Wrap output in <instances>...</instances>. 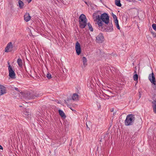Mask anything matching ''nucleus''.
Returning <instances> with one entry per match:
<instances>
[{"instance_id":"1","label":"nucleus","mask_w":156,"mask_h":156,"mask_svg":"<svg viewBox=\"0 0 156 156\" xmlns=\"http://www.w3.org/2000/svg\"><path fill=\"white\" fill-rule=\"evenodd\" d=\"M99 11H97L94 13L93 14V17L94 21L96 22L98 25V29L102 31H104L105 28L103 27V22L106 24L109 23V16L108 14L106 13L101 14L100 16V13Z\"/></svg>"},{"instance_id":"2","label":"nucleus","mask_w":156,"mask_h":156,"mask_svg":"<svg viewBox=\"0 0 156 156\" xmlns=\"http://www.w3.org/2000/svg\"><path fill=\"white\" fill-rule=\"evenodd\" d=\"M135 118L134 115L129 114L127 115L125 121V124L126 126H131L134 123Z\"/></svg>"},{"instance_id":"3","label":"nucleus","mask_w":156,"mask_h":156,"mask_svg":"<svg viewBox=\"0 0 156 156\" xmlns=\"http://www.w3.org/2000/svg\"><path fill=\"white\" fill-rule=\"evenodd\" d=\"M41 94H37L36 93H33V94H30L29 93H27L24 94V97H25L26 99H34L40 96H41L42 95H41Z\"/></svg>"},{"instance_id":"4","label":"nucleus","mask_w":156,"mask_h":156,"mask_svg":"<svg viewBox=\"0 0 156 156\" xmlns=\"http://www.w3.org/2000/svg\"><path fill=\"white\" fill-rule=\"evenodd\" d=\"M8 64L9 65V76L12 79H15L16 78V74L13 69L12 67L10 65L9 62H8Z\"/></svg>"},{"instance_id":"5","label":"nucleus","mask_w":156,"mask_h":156,"mask_svg":"<svg viewBox=\"0 0 156 156\" xmlns=\"http://www.w3.org/2000/svg\"><path fill=\"white\" fill-rule=\"evenodd\" d=\"M13 44L12 42L9 43L5 48V51L6 52H11L12 51Z\"/></svg>"},{"instance_id":"6","label":"nucleus","mask_w":156,"mask_h":156,"mask_svg":"<svg viewBox=\"0 0 156 156\" xmlns=\"http://www.w3.org/2000/svg\"><path fill=\"white\" fill-rule=\"evenodd\" d=\"M75 49L77 55H79L81 52V48L80 44L78 41L76 43Z\"/></svg>"},{"instance_id":"7","label":"nucleus","mask_w":156,"mask_h":156,"mask_svg":"<svg viewBox=\"0 0 156 156\" xmlns=\"http://www.w3.org/2000/svg\"><path fill=\"white\" fill-rule=\"evenodd\" d=\"M104 37L102 34H100L96 37V41L98 43H101L103 41Z\"/></svg>"},{"instance_id":"8","label":"nucleus","mask_w":156,"mask_h":156,"mask_svg":"<svg viewBox=\"0 0 156 156\" xmlns=\"http://www.w3.org/2000/svg\"><path fill=\"white\" fill-rule=\"evenodd\" d=\"M148 78L151 82L154 85H156L155 79L153 73H152L151 74L149 75Z\"/></svg>"},{"instance_id":"9","label":"nucleus","mask_w":156,"mask_h":156,"mask_svg":"<svg viewBox=\"0 0 156 156\" xmlns=\"http://www.w3.org/2000/svg\"><path fill=\"white\" fill-rule=\"evenodd\" d=\"M6 93V88L3 85H0V96Z\"/></svg>"},{"instance_id":"10","label":"nucleus","mask_w":156,"mask_h":156,"mask_svg":"<svg viewBox=\"0 0 156 156\" xmlns=\"http://www.w3.org/2000/svg\"><path fill=\"white\" fill-rule=\"evenodd\" d=\"M87 19L86 18L85 16L83 14H81L79 17V23L80 22H83L84 21H87Z\"/></svg>"},{"instance_id":"11","label":"nucleus","mask_w":156,"mask_h":156,"mask_svg":"<svg viewBox=\"0 0 156 156\" xmlns=\"http://www.w3.org/2000/svg\"><path fill=\"white\" fill-rule=\"evenodd\" d=\"M87 19L86 18L85 16L83 14H81L79 17V23L80 22H83L84 21H87Z\"/></svg>"},{"instance_id":"12","label":"nucleus","mask_w":156,"mask_h":156,"mask_svg":"<svg viewBox=\"0 0 156 156\" xmlns=\"http://www.w3.org/2000/svg\"><path fill=\"white\" fill-rule=\"evenodd\" d=\"M113 26L112 23H110L109 26L107 27L106 29V31L108 32H111L113 31Z\"/></svg>"},{"instance_id":"13","label":"nucleus","mask_w":156,"mask_h":156,"mask_svg":"<svg viewBox=\"0 0 156 156\" xmlns=\"http://www.w3.org/2000/svg\"><path fill=\"white\" fill-rule=\"evenodd\" d=\"M23 116L26 118H28L30 116V113L29 110L26 109L24 111Z\"/></svg>"},{"instance_id":"14","label":"nucleus","mask_w":156,"mask_h":156,"mask_svg":"<svg viewBox=\"0 0 156 156\" xmlns=\"http://www.w3.org/2000/svg\"><path fill=\"white\" fill-rule=\"evenodd\" d=\"M152 103L153 111L154 113L156 114V99L154 100Z\"/></svg>"},{"instance_id":"15","label":"nucleus","mask_w":156,"mask_h":156,"mask_svg":"<svg viewBox=\"0 0 156 156\" xmlns=\"http://www.w3.org/2000/svg\"><path fill=\"white\" fill-rule=\"evenodd\" d=\"M31 17L30 16L29 13H26L24 16V19L27 22L29 21L31 19Z\"/></svg>"},{"instance_id":"16","label":"nucleus","mask_w":156,"mask_h":156,"mask_svg":"<svg viewBox=\"0 0 156 156\" xmlns=\"http://www.w3.org/2000/svg\"><path fill=\"white\" fill-rule=\"evenodd\" d=\"M79 23L80 25V27L82 29L84 28L87 25V21L80 22Z\"/></svg>"},{"instance_id":"17","label":"nucleus","mask_w":156,"mask_h":156,"mask_svg":"<svg viewBox=\"0 0 156 156\" xmlns=\"http://www.w3.org/2000/svg\"><path fill=\"white\" fill-rule=\"evenodd\" d=\"M72 98L73 101H77L78 100V95L76 94H73Z\"/></svg>"},{"instance_id":"18","label":"nucleus","mask_w":156,"mask_h":156,"mask_svg":"<svg viewBox=\"0 0 156 156\" xmlns=\"http://www.w3.org/2000/svg\"><path fill=\"white\" fill-rule=\"evenodd\" d=\"M17 63L18 64V65L20 67H21L23 65V62L22 61L21 58H19L17 60Z\"/></svg>"},{"instance_id":"19","label":"nucleus","mask_w":156,"mask_h":156,"mask_svg":"<svg viewBox=\"0 0 156 156\" xmlns=\"http://www.w3.org/2000/svg\"><path fill=\"white\" fill-rule=\"evenodd\" d=\"M18 4L19 7L20 9H21L23 8L24 4L22 1L21 0H19Z\"/></svg>"},{"instance_id":"20","label":"nucleus","mask_w":156,"mask_h":156,"mask_svg":"<svg viewBox=\"0 0 156 156\" xmlns=\"http://www.w3.org/2000/svg\"><path fill=\"white\" fill-rule=\"evenodd\" d=\"M58 112L59 113V115L60 116L64 118H65L66 117V116L65 114V113L63 112L60 109L58 110Z\"/></svg>"},{"instance_id":"21","label":"nucleus","mask_w":156,"mask_h":156,"mask_svg":"<svg viewBox=\"0 0 156 156\" xmlns=\"http://www.w3.org/2000/svg\"><path fill=\"white\" fill-rule=\"evenodd\" d=\"M90 125L91 123L89 121H87L86 122V125L87 127L86 130L88 131H89L90 130V128L89 126H90Z\"/></svg>"},{"instance_id":"22","label":"nucleus","mask_w":156,"mask_h":156,"mask_svg":"<svg viewBox=\"0 0 156 156\" xmlns=\"http://www.w3.org/2000/svg\"><path fill=\"white\" fill-rule=\"evenodd\" d=\"M115 4L117 6L121 7L122 5L120 0H115Z\"/></svg>"},{"instance_id":"23","label":"nucleus","mask_w":156,"mask_h":156,"mask_svg":"<svg viewBox=\"0 0 156 156\" xmlns=\"http://www.w3.org/2000/svg\"><path fill=\"white\" fill-rule=\"evenodd\" d=\"M87 26L89 27V30L91 31H93V29L92 27V26L91 25V24L90 23H87Z\"/></svg>"},{"instance_id":"24","label":"nucleus","mask_w":156,"mask_h":156,"mask_svg":"<svg viewBox=\"0 0 156 156\" xmlns=\"http://www.w3.org/2000/svg\"><path fill=\"white\" fill-rule=\"evenodd\" d=\"M83 65L84 66H86L87 65V60L86 58L84 57L83 58Z\"/></svg>"},{"instance_id":"25","label":"nucleus","mask_w":156,"mask_h":156,"mask_svg":"<svg viewBox=\"0 0 156 156\" xmlns=\"http://www.w3.org/2000/svg\"><path fill=\"white\" fill-rule=\"evenodd\" d=\"M115 25L116 26V27L118 29H120V27L119 24L118 23V20H116L115 22Z\"/></svg>"},{"instance_id":"26","label":"nucleus","mask_w":156,"mask_h":156,"mask_svg":"<svg viewBox=\"0 0 156 156\" xmlns=\"http://www.w3.org/2000/svg\"><path fill=\"white\" fill-rule=\"evenodd\" d=\"M112 16L114 20V22H115L116 20H117V17L114 14H113V13H112Z\"/></svg>"},{"instance_id":"27","label":"nucleus","mask_w":156,"mask_h":156,"mask_svg":"<svg viewBox=\"0 0 156 156\" xmlns=\"http://www.w3.org/2000/svg\"><path fill=\"white\" fill-rule=\"evenodd\" d=\"M133 80L135 81H137L138 78V75L136 74L134 75L133 76Z\"/></svg>"},{"instance_id":"28","label":"nucleus","mask_w":156,"mask_h":156,"mask_svg":"<svg viewBox=\"0 0 156 156\" xmlns=\"http://www.w3.org/2000/svg\"><path fill=\"white\" fill-rule=\"evenodd\" d=\"M46 76L48 79H50L52 78L51 74L49 73L47 74Z\"/></svg>"},{"instance_id":"29","label":"nucleus","mask_w":156,"mask_h":156,"mask_svg":"<svg viewBox=\"0 0 156 156\" xmlns=\"http://www.w3.org/2000/svg\"><path fill=\"white\" fill-rule=\"evenodd\" d=\"M153 29L156 31V24L154 23L152 25Z\"/></svg>"},{"instance_id":"30","label":"nucleus","mask_w":156,"mask_h":156,"mask_svg":"<svg viewBox=\"0 0 156 156\" xmlns=\"http://www.w3.org/2000/svg\"><path fill=\"white\" fill-rule=\"evenodd\" d=\"M13 88H14L15 89V90H16L17 91H19V89H18V88L14 87H13Z\"/></svg>"},{"instance_id":"31","label":"nucleus","mask_w":156,"mask_h":156,"mask_svg":"<svg viewBox=\"0 0 156 156\" xmlns=\"http://www.w3.org/2000/svg\"><path fill=\"white\" fill-rule=\"evenodd\" d=\"M69 101V100L68 99H67V100H65V102L66 104H67V101Z\"/></svg>"},{"instance_id":"32","label":"nucleus","mask_w":156,"mask_h":156,"mask_svg":"<svg viewBox=\"0 0 156 156\" xmlns=\"http://www.w3.org/2000/svg\"><path fill=\"white\" fill-rule=\"evenodd\" d=\"M100 54L101 55H103V54H104V53L103 52L101 51H100Z\"/></svg>"},{"instance_id":"33","label":"nucleus","mask_w":156,"mask_h":156,"mask_svg":"<svg viewBox=\"0 0 156 156\" xmlns=\"http://www.w3.org/2000/svg\"><path fill=\"white\" fill-rule=\"evenodd\" d=\"M151 32V33L152 34L153 36H154V34H156V33H153V32Z\"/></svg>"},{"instance_id":"34","label":"nucleus","mask_w":156,"mask_h":156,"mask_svg":"<svg viewBox=\"0 0 156 156\" xmlns=\"http://www.w3.org/2000/svg\"><path fill=\"white\" fill-rule=\"evenodd\" d=\"M110 111L111 112H113V111H114L113 108H112V109H111L110 110Z\"/></svg>"},{"instance_id":"35","label":"nucleus","mask_w":156,"mask_h":156,"mask_svg":"<svg viewBox=\"0 0 156 156\" xmlns=\"http://www.w3.org/2000/svg\"><path fill=\"white\" fill-rule=\"evenodd\" d=\"M2 149H3L1 145H0V150Z\"/></svg>"},{"instance_id":"36","label":"nucleus","mask_w":156,"mask_h":156,"mask_svg":"<svg viewBox=\"0 0 156 156\" xmlns=\"http://www.w3.org/2000/svg\"><path fill=\"white\" fill-rule=\"evenodd\" d=\"M139 98H140L141 96V94L140 93V92H139Z\"/></svg>"},{"instance_id":"37","label":"nucleus","mask_w":156,"mask_h":156,"mask_svg":"<svg viewBox=\"0 0 156 156\" xmlns=\"http://www.w3.org/2000/svg\"><path fill=\"white\" fill-rule=\"evenodd\" d=\"M153 37H156V34H154V35L153 36Z\"/></svg>"},{"instance_id":"38","label":"nucleus","mask_w":156,"mask_h":156,"mask_svg":"<svg viewBox=\"0 0 156 156\" xmlns=\"http://www.w3.org/2000/svg\"><path fill=\"white\" fill-rule=\"evenodd\" d=\"M126 1H128L129 2H131V0H126Z\"/></svg>"},{"instance_id":"39","label":"nucleus","mask_w":156,"mask_h":156,"mask_svg":"<svg viewBox=\"0 0 156 156\" xmlns=\"http://www.w3.org/2000/svg\"><path fill=\"white\" fill-rule=\"evenodd\" d=\"M101 108V106H100H100H99L98 108Z\"/></svg>"},{"instance_id":"40","label":"nucleus","mask_w":156,"mask_h":156,"mask_svg":"<svg viewBox=\"0 0 156 156\" xmlns=\"http://www.w3.org/2000/svg\"><path fill=\"white\" fill-rule=\"evenodd\" d=\"M70 108V109L71 110H72L73 111V110L72 109V108Z\"/></svg>"},{"instance_id":"41","label":"nucleus","mask_w":156,"mask_h":156,"mask_svg":"<svg viewBox=\"0 0 156 156\" xmlns=\"http://www.w3.org/2000/svg\"><path fill=\"white\" fill-rule=\"evenodd\" d=\"M115 114V113H113V115H114Z\"/></svg>"},{"instance_id":"42","label":"nucleus","mask_w":156,"mask_h":156,"mask_svg":"<svg viewBox=\"0 0 156 156\" xmlns=\"http://www.w3.org/2000/svg\"><path fill=\"white\" fill-rule=\"evenodd\" d=\"M20 107H22V106H20Z\"/></svg>"},{"instance_id":"43","label":"nucleus","mask_w":156,"mask_h":156,"mask_svg":"<svg viewBox=\"0 0 156 156\" xmlns=\"http://www.w3.org/2000/svg\"><path fill=\"white\" fill-rule=\"evenodd\" d=\"M85 3H86V4H87V2H85Z\"/></svg>"},{"instance_id":"44","label":"nucleus","mask_w":156,"mask_h":156,"mask_svg":"<svg viewBox=\"0 0 156 156\" xmlns=\"http://www.w3.org/2000/svg\"><path fill=\"white\" fill-rule=\"evenodd\" d=\"M31 1V0H30V1Z\"/></svg>"}]
</instances>
